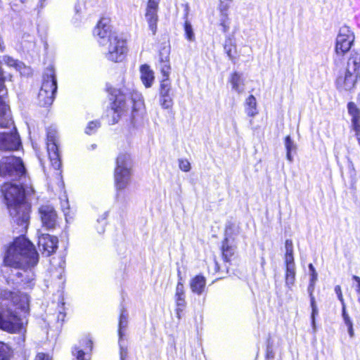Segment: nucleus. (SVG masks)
<instances>
[{"label":"nucleus","mask_w":360,"mask_h":360,"mask_svg":"<svg viewBox=\"0 0 360 360\" xmlns=\"http://www.w3.org/2000/svg\"><path fill=\"white\" fill-rule=\"evenodd\" d=\"M206 279L203 276L198 275L190 281V288L193 292L201 295L205 290Z\"/></svg>","instance_id":"19"},{"label":"nucleus","mask_w":360,"mask_h":360,"mask_svg":"<svg viewBox=\"0 0 360 360\" xmlns=\"http://www.w3.org/2000/svg\"><path fill=\"white\" fill-rule=\"evenodd\" d=\"M335 292L337 294L338 298L340 301L342 306L345 305L344 298L342 294L341 287L340 285H336L335 287Z\"/></svg>","instance_id":"45"},{"label":"nucleus","mask_w":360,"mask_h":360,"mask_svg":"<svg viewBox=\"0 0 360 360\" xmlns=\"http://www.w3.org/2000/svg\"><path fill=\"white\" fill-rule=\"evenodd\" d=\"M4 202L8 210L12 221L25 231L30 221V205L25 197L34 193V189L27 181L6 182L0 184Z\"/></svg>","instance_id":"3"},{"label":"nucleus","mask_w":360,"mask_h":360,"mask_svg":"<svg viewBox=\"0 0 360 360\" xmlns=\"http://www.w3.org/2000/svg\"><path fill=\"white\" fill-rule=\"evenodd\" d=\"M61 207H62L63 211L64 212V214L66 216L67 212L65 210L69 209V202H68V199H65L61 202Z\"/></svg>","instance_id":"48"},{"label":"nucleus","mask_w":360,"mask_h":360,"mask_svg":"<svg viewBox=\"0 0 360 360\" xmlns=\"http://www.w3.org/2000/svg\"><path fill=\"white\" fill-rule=\"evenodd\" d=\"M120 360H127L128 356L127 345L124 339H119Z\"/></svg>","instance_id":"36"},{"label":"nucleus","mask_w":360,"mask_h":360,"mask_svg":"<svg viewBox=\"0 0 360 360\" xmlns=\"http://www.w3.org/2000/svg\"><path fill=\"white\" fill-rule=\"evenodd\" d=\"M128 325V314L124 309H122L120 316L118 335L119 339H124V333Z\"/></svg>","instance_id":"26"},{"label":"nucleus","mask_w":360,"mask_h":360,"mask_svg":"<svg viewBox=\"0 0 360 360\" xmlns=\"http://www.w3.org/2000/svg\"><path fill=\"white\" fill-rule=\"evenodd\" d=\"M349 115L352 117L351 122L352 127H360V109L357 108L354 102H349L347 104Z\"/></svg>","instance_id":"20"},{"label":"nucleus","mask_w":360,"mask_h":360,"mask_svg":"<svg viewBox=\"0 0 360 360\" xmlns=\"http://www.w3.org/2000/svg\"><path fill=\"white\" fill-rule=\"evenodd\" d=\"M22 4H24L25 2V0H20Z\"/></svg>","instance_id":"59"},{"label":"nucleus","mask_w":360,"mask_h":360,"mask_svg":"<svg viewBox=\"0 0 360 360\" xmlns=\"http://www.w3.org/2000/svg\"><path fill=\"white\" fill-rule=\"evenodd\" d=\"M158 11H146L145 18L148 22L149 29L151 30L153 35L156 34L158 21Z\"/></svg>","instance_id":"23"},{"label":"nucleus","mask_w":360,"mask_h":360,"mask_svg":"<svg viewBox=\"0 0 360 360\" xmlns=\"http://www.w3.org/2000/svg\"><path fill=\"white\" fill-rule=\"evenodd\" d=\"M179 281L177 283L176 287L175 292V300L176 304V314L179 318H180V312H181L186 307V300H185V292L184 287L182 283V278L181 276V273L179 271L178 272Z\"/></svg>","instance_id":"16"},{"label":"nucleus","mask_w":360,"mask_h":360,"mask_svg":"<svg viewBox=\"0 0 360 360\" xmlns=\"http://www.w3.org/2000/svg\"><path fill=\"white\" fill-rule=\"evenodd\" d=\"M141 80L145 87L150 88L152 86L155 76L153 71L150 69V66L145 64L140 67Z\"/></svg>","instance_id":"18"},{"label":"nucleus","mask_w":360,"mask_h":360,"mask_svg":"<svg viewBox=\"0 0 360 360\" xmlns=\"http://www.w3.org/2000/svg\"><path fill=\"white\" fill-rule=\"evenodd\" d=\"M354 34L349 27L342 26L340 27L336 38V54L342 56L348 52L354 41Z\"/></svg>","instance_id":"10"},{"label":"nucleus","mask_w":360,"mask_h":360,"mask_svg":"<svg viewBox=\"0 0 360 360\" xmlns=\"http://www.w3.org/2000/svg\"><path fill=\"white\" fill-rule=\"evenodd\" d=\"M352 279L356 282L355 290L358 295V302L360 303V277L357 276H353Z\"/></svg>","instance_id":"44"},{"label":"nucleus","mask_w":360,"mask_h":360,"mask_svg":"<svg viewBox=\"0 0 360 360\" xmlns=\"http://www.w3.org/2000/svg\"><path fill=\"white\" fill-rule=\"evenodd\" d=\"M38 245L47 256L54 252L58 248V238L49 234L42 233L39 236Z\"/></svg>","instance_id":"15"},{"label":"nucleus","mask_w":360,"mask_h":360,"mask_svg":"<svg viewBox=\"0 0 360 360\" xmlns=\"http://www.w3.org/2000/svg\"><path fill=\"white\" fill-rule=\"evenodd\" d=\"M80 344L85 345L86 347L84 348V350L82 349H80L79 347H75L72 351V354L74 356H76L77 360H84V355L86 352L89 350H91L92 347V342L91 340L85 338L82 340Z\"/></svg>","instance_id":"24"},{"label":"nucleus","mask_w":360,"mask_h":360,"mask_svg":"<svg viewBox=\"0 0 360 360\" xmlns=\"http://www.w3.org/2000/svg\"><path fill=\"white\" fill-rule=\"evenodd\" d=\"M309 271H310L311 273V272H316L315 268L314 267V266L311 264H310L309 265Z\"/></svg>","instance_id":"54"},{"label":"nucleus","mask_w":360,"mask_h":360,"mask_svg":"<svg viewBox=\"0 0 360 360\" xmlns=\"http://www.w3.org/2000/svg\"><path fill=\"white\" fill-rule=\"evenodd\" d=\"M353 129L355 131V136L358 141L359 144L360 145V127L357 129V127H353Z\"/></svg>","instance_id":"53"},{"label":"nucleus","mask_w":360,"mask_h":360,"mask_svg":"<svg viewBox=\"0 0 360 360\" xmlns=\"http://www.w3.org/2000/svg\"><path fill=\"white\" fill-rule=\"evenodd\" d=\"M295 281V267L285 268V285L292 290Z\"/></svg>","instance_id":"29"},{"label":"nucleus","mask_w":360,"mask_h":360,"mask_svg":"<svg viewBox=\"0 0 360 360\" xmlns=\"http://www.w3.org/2000/svg\"><path fill=\"white\" fill-rule=\"evenodd\" d=\"M132 163L131 157L127 153H121L118 155L115 169L114 178L117 189V199L120 193L129 185L131 176Z\"/></svg>","instance_id":"7"},{"label":"nucleus","mask_w":360,"mask_h":360,"mask_svg":"<svg viewBox=\"0 0 360 360\" xmlns=\"http://www.w3.org/2000/svg\"><path fill=\"white\" fill-rule=\"evenodd\" d=\"M3 62L8 67L14 68L16 70L20 71L23 66V63L14 59L9 56H4L3 57Z\"/></svg>","instance_id":"30"},{"label":"nucleus","mask_w":360,"mask_h":360,"mask_svg":"<svg viewBox=\"0 0 360 360\" xmlns=\"http://www.w3.org/2000/svg\"><path fill=\"white\" fill-rule=\"evenodd\" d=\"M317 273L316 272H311L310 273V283H315L317 280Z\"/></svg>","instance_id":"51"},{"label":"nucleus","mask_w":360,"mask_h":360,"mask_svg":"<svg viewBox=\"0 0 360 360\" xmlns=\"http://www.w3.org/2000/svg\"><path fill=\"white\" fill-rule=\"evenodd\" d=\"M347 327L348 333H349L350 338H353L354 336V329H353V323L350 324V325H347Z\"/></svg>","instance_id":"52"},{"label":"nucleus","mask_w":360,"mask_h":360,"mask_svg":"<svg viewBox=\"0 0 360 360\" xmlns=\"http://www.w3.org/2000/svg\"><path fill=\"white\" fill-rule=\"evenodd\" d=\"M169 49H164L160 52L159 58V68L162 75V79H169V74L171 71V66L169 63Z\"/></svg>","instance_id":"17"},{"label":"nucleus","mask_w":360,"mask_h":360,"mask_svg":"<svg viewBox=\"0 0 360 360\" xmlns=\"http://www.w3.org/2000/svg\"><path fill=\"white\" fill-rule=\"evenodd\" d=\"M360 79V54L352 53L347 65L335 80L337 89L340 91L352 90Z\"/></svg>","instance_id":"5"},{"label":"nucleus","mask_w":360,"mask_h":360,"mask_svg":"<svg viewBox=\"0 0 360 360\" xmlns=\"http://www.w3.org/2000/svg\"><path fill=\"white\" fill-rule=\"evenodd\" d=\"M220 26L222 27L223 32H227L229 30V18L220 17Z\"/></svg>","instance_id":"42"},{"label":"nucleus","mask_w":360,"mask_h":360,"mask_svg":"<svg viewBox=\"0 0 360 360\" xmlns=\"http://www.w3.org/2000/svg\"><path fill=\"white\" fill-rule=\"evenodd\" d=\"M99 127L100 123L98 121L90 122L86 128L85 132L86 134L91 135L94 134Z\"/></svg>","instance_id":"38"},{"label":"nucleus","mask_w":360,"mask_h":360,"mask_svg":"<svg viewBox=\"0 0 360 360\" xmlns=\"http://www.w3.org/2000/svg\"><path fill=\"white\" fill-rule=\"evenodd\" d=\"M265 263V261H264V259L262 258V266H263Z\"/></svg>","instance_id":"58"},{"label":"nucleus","mask_w":360,"mask_h":360,"mask_svg":"<svg viewBox=\"0 0 360 360\" xmlns=\"http://www.w3.org/2000/svg\"><path fill=\"white\" fill-rule=\"evenodd\" d=\"M229 82L232 86L233 90L236 91L238 94H241L244 91V79L242 77V74L237 72L231 74L229 79Z\"/></svg>","instance_id":"21"},{"label":"nucleus","mask_w":360,"mask_h":360,"mask_svg":"<svg viewBox=\"0 0 360 360\" xmlns=\"http://www.w3.org/2000/svg\"><path fill=\"white\" fill-rule=\"evenodd\" d=\"M37 262L38 254L31 242L25 237L17 238L4 257V265L11 268L7 283L32 287L35 278L33 267Z\"/></svg>","instance_id":"1"},{"label":"nucleus","mask_w":360,"mask_h":360,"mask_svg":"<svg viewBox=\"0 0 360 360\" xmlns=\"http://www.w3.org/2000/svg\"><path fill=\"white\" fill-rule=\"evenodd\" d=\"M285 268L295 267L293 253H285Z\"/></svg>","instance_id":"40"},{"label":"nucleus","mask_w":360,"mask_h":360,"mask_svg":"<svg viewBox=\"0 0 360 360\" xmlns=\"http://www.w3.org/2000/svg\"><path fill=\"white\" fill-rule=\"evenodd\" d=\"M39 213L43 226L47 229H53L58 223V216L55 209L49 205H41Z\"/></svg>","instance_id":"13"},{"label":"nucleus","mask_w":360,"mask_h":360,"mask_svg":"<svg viewBox=\"0 0 360 360\" xmlns=\"http://www.w3.org/2000/svg\"><path fill=\"white\" fill-rule=\"evenodd\" d=\"M245 112L250 117H254L257 114V101L254 96L250 95L245 101Z\"/></svg>","instance_id":"27"},{"label":"nucleus","mask_w":360,"mask_h":360,"mask_svg":"<svg viewBox=\"0 0 360 360\" xmlns=\"http://www.w3.org/2000/svg\"><path fill=\"white\" fill-rule=\"evenodd\" d=\"M108 51L105 53V57L108 60L112 62L122 61L127 53L126 41L117 36L111 37L108 39Z\"/></svg>","instance_id":"9"},{"label":"nucleus","mask_w":360,"mask_h":360,"mask_svg":"<svg viewBox=\"0 0 360 360\" xmlns=\"http://www.w3.org/2000/svg\"><path fill=\"white\" fill-rule=\"evenodd\" d=\"M2 8H3V3H2V1L0 0V12L2 11Z\"/></svg>","instance_id":"57"},{"label":"nucleus","mask_w":360,"mask_h":360,"mask_svg":"<svg viewBox=\"0 0 360 360\" xmlns=\"http://www.w3.org/2000/svg\"><path fill=\"white\" fill-rule=\"evenodd\" d=\"M342 318L346 326L353 323L349 316L346 312L345 305L342 306Z\"/></svg>","instance_id":"43"},{"label":"nucleus","mask_w":360,"mask_h":360,"mask_svg":"<svg viewBox=\"0 0 360 360\" xmlns=\"http://www.w3.org/2000/svg\"><path fill=\"white\" fill-rule=\"evenodd\" d=\"M22 181H27L22 160L15 156L2 158L0 160V184Z\"/></svg>","instance_id":"6"},{"label":"nucleus","mask_w":360,"mask_h":360,"mask_svg":"<svg viewBox=\"0 0 360 360\" xmlns=\"http://www.w3.org/2000/svg\"><path fill=\"white\" fill-rule=\"evenodd\" d=\"M184 32L186 38L190 41H194L195 39V34L191 22L186 20L184 22Z\"/></svg>","instance_id":"31"},{"label":"nucleus","mask_w":360,"mask_h":360,"mask_svg":"<svg viewBox=\"0 0 360 360\" xmlns=\"http://www.w3.org/2000/svg\"><path fill=\"white\" fill-rule=\"evenodd\" d=\"M29 297L18 290L0 288V329L10 333L25 332L29 313Z\"/></svg>","instance_id":"2"},{"label":"nucleus","mask_w":360,"mask_h":360,"mask_svg":"<svg viewBox=\"0 0 360 360\" xmlns=\"http://www.w3.org/2000/svg\"><path fill=\"white\" fill-rule=\"evenodd\" d=\"M236 247L229 239L226 237L222 243V255L226 262H229L231 258L234 255Z\"/></svg>","instance_id":"22"},{"label":"nucleus","mask_w":360,"mask_h":360,"mask_svg":"<svg viewBox=\"0 0 360 360\" xmlns=\"http://www.w3.org/2000/svg\"><path fill=\"white\" fill-rule=\"evenodd\" d=\"M219 1L232 3L233 0H219Z\"/></svg>","instance_id":"56"},{"label":"nucleus","mask_w":360,"mask_h":360,"mask_svg":"<svg viewBox=\"0 0 360 360\" xmlns=\"http://www.w3.org/2000/svg\"><path fill=\"white\" fill-rule=\"evenodd\" d=\"M45 1H46V0H39L40 7H41V8H43V7H44V2Z\"/></svg>","instance_id":"55"},{"label":"nucleus","mask_w":360,"mask_h":360,"mask_svg":"<svg viewBox=\"0 0 360 360\" xmlns=\"http://www.w3.org/2000/svg\"><path fill=\"white\" fill-rule=\"evenodd\" d=\"M13 354L12 347L8 343L0 341V360H11Z\"/></svg>","instance_id":"25"},{"label":"nucleus","mask_w":360,"mask_h":360,"mask_svg":"<svg viewBox=\"0 0 360 360\" xmlns=\"http://www.w3.org/2000/svg\"><path fill=\"white\" fill-rule=\"evenodd\" d=\"M172 96V85L169 79H162L159 89V96Z\"/></svg>","instance_id":"28"},{"label":"nucleus","mask_w":360,"mask_h":360,"mask_svg":"<svg viewBox=\"0 0 360 360\" xmlns=\"http://www.w3.org/2000/svg\"><path fill=\"white\" fill-rule=\"evenodd\" d=\"M179 167L181 170L185 172H189L191 168L190 162L186 159H179Z\"/></svg>","instance_id":"39"},{"label":"nucleus","mask_w":360,"mask_h":360,"mask_svg":"<svg viewBox=\"0 0 360 360\" xmlns=\"http://www.w3.org/2000/svg\"><path fill=\"white\" fill-rule=\"evenodd\" d=\"M35 360H51V359L49 356L47 354H45L44 353H39L37 355Z\"/></svg>","instance_id":"50"},{"label":"nucleus","mask_w":360,"mask_h":360,"mask_svg":"<svg viewBox=\"0 0 360 360\" xmlns=\"http://www.w3.org/2000/svg\"><path fill=\"white\" fill-rule=\"evenodd\" d=\"M285 253H293V244L291 240H286L285 243Z\"/></svg>","instance_id":"47"},{"label":"nucleus","mask_w":360,"mask_h":360,"mask_svg":"<svg viewBox=\"0 0 360 360\" xmlns=\"http://www.w3.org/2000/svg\"><path fill=\"white\" fill-rule=\"evenodd\" d=\"M21 146L20 137L14 127V131L0 132V150H15Z\"/></svg>","instance_id":"12"},{"label":"nucleus","mask_w":360,"mask_h":360,"mask_svg":"<svg viewBox=\"0 0 360 360\" xmlns=\"http://www.w3.org/2000/svg\"><path fill=\"white\" fill-rule=\"evenodd\" d=\"M56 91L55 70L53 67H49L44 73L41 87L38 94L39 104L44 107L51 105L54 101Z\"/></svg>","instance_id":"8"},{"label":"nucleus","mask_w":360,"mask_h":360,"mask_svg":"<svg viewBox=\"0 0 360 360\" xmlns=\"http://www.w3.org/2000/svg\"><path fill=\"white\" fill-rule=\"evenodd\" d=\"M311 307V326L313 328L314 332H316V321L315 318L316 316L319 314V310L317 308V306L316 304L315 297H311V301H310Z\"/></svg>","instance_id":"33"},{"label":"nucleus","mask_w":360,"mask_h":360,"mask_svg":"<svg viewBox=\"0 0 360 360\" xmlns=\"http://www.w3.org/2000/svg\"><path fill=\"white\" fill-rule=\"evenodd\" d=\"M107 215L108 214L107 213H105L103 214V217L101 218V219H98V223H101V227L100 229H98V232L99 233H102L104 232V226L105 225L106 222H105V219H106V217H107Z\"/></svg>","instance_id":"46"},{"label":"nucleus","mask_w":360,"mask_h":360,"mask_svg":"<svg viewBox=\"0 0 360 360\" xmlns=\"http://www.w3.org/2000/svg\"><path fill=\"white\" fill-rule=\"evenodd\" d=\"M285 146L287 150V158L288 160L292 161L291 151L295 149V145L289 136L285 139Z\"/></svg>","instance_id":"37"},{"label":"nucleus","mask_w":360,"mask_h":360,"mask_svg":"<svg viewBox=\"0 0 360 360\" xmlns=\"http://www.w3.org/2000/svg\"><path fill=\"white\" fill-rule=\"evenodd\" d=\"M314 286H315V283H309V285L307 288V291H308L309 297H310V301H311V297H314V296L313 295V292L314 290Z\"/></svg>","instance_id":"49"},{"label":"nucleus","mask_w":360,"mask_h":360,"mask_svg":"<svg viewBox=\"0 0 360 360\" xmlns=\"http://www.w3.org/2000/svg\"><path fill=\"white\" fill-rule=\"evenodd\" d=\"M94 34L99 38L98 42L102 46H105L108 39L111 37H116V35L111 34L109 20L107 18H102L98 22L94 30Z\"/></svg>","instance_id":"14"},{"label":"nucleus","mask_w":360,"mask_h":360,"mask_svg":"<svg viewBox=\"0 0 360 360\" xmlns=\"http://www.w3.org/2000/svg\"><path fill=\"white\" fill-rule=\"evenodd\" d=\"M160 0H148L146 11H158Z\"/></svg>","instance_id":"41"},{"label":"nucleus","mask_w":360,"mask_h":360,"mask_svg":"<svg viewBox=\"0 0 360 360\" xmlns=\"http://www.w3.org/2000/svg\"><path fill=\"white\" fill-rule=\"evenodd\" d=\"M231 3L219 1L218 5V10L220 13V17H224L225 18H228L229 17V10L230 8Z\"/></svg>","instance_id":"35"},{"label":"nucleus","mask_w":360,"mask_h":360,"mask_svg":"<svg viewBox=\"0 0 360 360\" xmlns=\"http://www.w3.org/2000/svg\"><path fill=\"white\" fill-rule=\"evenodd\" d=\"M159 102L161 107L164 109H170L173 106V98L172 96H160Z\"/></svg>","instance_id":"34"},{"label":"nucleus","mask_w":360,"mask_h":360,"mask_svg":"<svg viewBox=\"0 0 360 360\" xmlns=\"http://www.w3.org/2000/svg\"><path fill=\"white\" fill-rule=\"evenodd\" d=\"M47 151L51 166L58 170L61 167V160L58 152L56 131L49 130L47 132Z\"/></svg>","instance_id":"11"},{"label":"nucleus","mask_w":360,"mask_h":360,"mask_svg":"<svg viewBox=\"0 0 360 360\" xmlns=\"http://www.w3.org/2000/svg\"><path fill=\"white\" fill-rule=\"evenodd\" d=\"M112 94L115 99L112 103V110L117 114L118 117L122 113L131 110V123L135 126L143 116V101L141 94L127 88L114 89Z\"/></svg>","instance_id":"4"},{"label":"nucleus","mask_w":360,"mask_h":360,"mask_svg":"<svg viewBox=\"0 0 360 360\" xmlns=\"http://www.w3.org/2000/svg\"><path fill=\"white\" fill-rule=\"evenodd\" d=\"M226 234H228V228H226Z\"/></svg>","instance_id":"60"},{"label":"nucleus","mask_w":360,"mask_h":360,"mask_svg":"<svg viewBox=\"0 0 360 360\" xmlns=\"http://www.w3.org/2000/svg\"><path fill=\"white\" fill-rule=\"evenodd\" d=\"M224 49L229 59L233 60L235 58L233 53L236 51V46L231 39L226 41Z\"/></svg>","instance_id":"32"}]
</instances>
